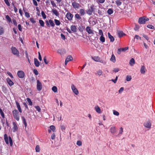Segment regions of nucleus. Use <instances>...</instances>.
Instances as JSON below:
<instances>
[{
    "mask_svg": "<svg viewBox=\"0 0 155 155\" xmlns=\"http://www.w3.org/2000/svg\"><path fill=\"white\" fill-rule=\"evenodd\" d=\"M123 128L122 127L120 128V130L119 131V133L118 134V136H120L121 135L123 132Z\"/></svg>",
    "mask_w": 155,
    "mask_h": 155,
    "instance_id": "nucleus-41",
    "label": "nucleus"
},
{
    "mask_svg": "<svg viewBox=\"0 0 155 155\" xmlns=\"http://www.w3.org/2000/svg\"><path fill=\"white\" fill-rule=\"evenodd\" d=\"M51 3L53 7H56V4L54 2V1H51Z\"/></svg>",
    "mask_w": 155,
    "mask_h": 155,
    "instance_id": "nucleus-63",
    "label": "nucleus"
},
{
    "mask_svg": "<svg viewBox=\"0 0 155 155\" xmlns=\"http://www.w3.org/2000/svg\"><path fill=\"white\" fill-rule=\"evenodd\" d=\"M110 133L112 134H115L116 131L117 130L116 127L115 126H112L110 128Z\"/></svg>",
    "mask_w": 155,
    "mask_h": 155,
    "instance_id": "nucleus-14",
    "label": "nucleus"
},
{
    "mask_svg": "<svg viewBox=\"0 0 155 155\" xmlns=\"http://www.w3.org/2000/svg\"><path fill=\"white\" fill-rule=\"evenodd\" d=\"M33 72L35 75H38V71L36 69H35L34 70Z\"/></svg>",
    "mask_w": 155,
    "mask_h": 155,
    "instance_id": "nucleus-58",
    "label": "nucleus"
},
{
    "mask_svg": "<svg viewBox=\"0 0 155 155\" xmlns=\"http://www.w3.org/2000/svg\"><path fill=\"white\" fill-rule=\"evenodd\" d=\"M50 129L53 132H54L55 130V127L54 125H51L50 127Z\"/></svg>",
    "mask_w": 155,
    "mask_h": 155,
    "instance_id": "nucleus-39",
    "label": "nucleus"
},
{
    "mask_svg": "<svg viewBox=\"0 0 155 155\" xmlns=\"http://www.w3.org/2000/svg\"><path fill=\"white\" fill-rule=\"evenodd\" d=\"M110 60L112 62L114 63L116 61L115 57L114 54H112L111 55V58H110Z\"/></svg>",
    "mask_w": 155,
    "mask_h": 155,
    "instance_id": "nucleus-27",
    "label": "nucleus"
},
{
    "mask_svg": "<svg viewBox=\"0 0 155 155\" xmlns=\"http://www.w3.org/2000/svg\"><path fill=\"white\" fill-rule=\"evenodd\" d=\"M18 76L20 78H23L25 77V73L22 71H18L17 72Z\"/></svg>",
    "mask_w": 155,
    "mask_h": 155,
    "instance_id": "nucleus-7",
    "label": "nucleus"
},
{
    "mask_svg": "<svg viewBox=\"0 0 155 155\" xmlns=\"http://www.w3.org/2000/svg\"><path fill=\"white\" fill-rule=\"evenodd\" d=\"M147 27L148 28L152 29H154V27L152 25H148L147 26Z\"/></svg>",
    "mask_w": 155,
    "mask_h": 155,
    "instance_id": "nucleus-53",
    "label": "nucleus"
},
{
    "mask_svg": "<svg viewBox=\"0 0 155 155\" xmlns=\"http://www.w3.org/2000/svg\"><path fill=\"white\" fill-rule=\"evenodd\" d=\"M73 17V15L70 12H68L66 15V17L69 21L72 20Z\"/></svg>",
    "mask_w": 155,
    "mask_h": 155,
    "instance_id": "nucleus-10",
    "label": "nucleus"
},
{
    "mask_svg": "<svg viewBox=\"0 0 155 155\" xmlns=\"http://www.w3.org/2000/svg\"><path fill=\"white\" fill-rule=\"evenodd\" d=\"M26 100L28 102L30 106H31L32 105V103L31 99L29 98H27Z\"/></svg>",
    "mask_w": 155,
    "mask_h": 155,
    "instance_id": "nucleus-37",
    "label": "nucleus"
},
{
    "mask_svg": "<svg viewBox=\"0 0 155 155\" xmlns=\"http://www.w3.org/2000/svg\"><path fill=\"white\" fill-rule=\"evenodd\" d=\"M140 27L139 25H135V27L134 28V29L135 31H137L139 29Z\"/></svg>",
    "mask_w": 155,
    "mask_h": 155,
    "instance_id": "nucleus-55",
    "label": "nucleus"
},
{
    "mask_svg": "<svg viewBox=\"0 0 155 155\" xmlns=\"http://www.w3.org/2000/svg\"><path fill=\"white\" fill-rule=\"evenodd\" d=\"M37 89L39 91H41L42 87L41 83L38 80L37 81Z\"/></svg>",
    "mask_w": 155,
    "mask_h": 155,
    "instance_id": "nucleus-6",
    "label": "nucleus"
},
{
    "mask_svg": "<svg viewBox=\"0 0 155 155\" xmlns=\"http://www.w3.org/2000/svg\"><path fill=\"white\" fill-rule=\"evenodd\" d=\"M72 57L70 55L68 56L67 58H66L65 61V65H66L67 63L70 61L72 60Z\"/></svg>",
    "mask_w": 155,
    "mask_h": 155,
    "instance_id": "nucleus-16",
    "label": "nucleus"
},
{
    "mask_svg": "<svg viewBox=\"0 0 155 155\" xmlns=\"http://www.w3.org/2000/svg\"><path fill=\"white\" fill-rule=\"evenodd\" d=\"M114 11L112 9L109 8L107 11V13L109 15H111L113 13Z\"/></svg>",
    "mask_w": 155,
    "mask_h": 155,
    "instance_id": "nucleus-32",
    "label": "nucleus"
},
{
    "mask_svg": "<svg viewBox=\"0 0 155 155\" xmlns=\"http://www.w3.org/2000/svg\"><path fill=\"white\" fill-rule=\"evenodd\" d=\"M131 77L130 76H127L126 77V80L127 81H130L131 79Z\"/></svg>",
    "mask_w": 155,
    "mask_h": 155,
    "instance_id": "nucleus-48",
    "label": "nucleus"
},
{
    "mask_svg": "<svg viewBox=\"0 0 155 155\" xmlns=\"http://www.w3.org/2000/svg\"><path fill=\"white\" fill-rule=\"evenodd\" d=\"M75 17L78 20H80L81 19V18L80 16L78 14H75Z\"/></svg>",
    "mask_w": 155,
    "mask_h": 155,
    "instance_id": "nucleus-44",
    "label": "nucleus"
},
{
    "mask_svg": "<svg viewBox=\"0 0 155 155\" xmlns=\"http://www.w3.org/2000/svg\"><path fill=\"white\" fill-rule=\"evenodd\" d=\"M72 5L74 8H79L80 6V4L79 3L76 2H74L72 3Z\"/></svg>",
    "mask_w": 155,
    "mask_h": 155,
    "instance_id": "nucleus-17",
    "label": "nucleus"
},
{
    "mask_svg": "<svg viewBox=\"0 0 155 155\" xmlns=\"http://www.w3.org/2000/svg\"><path fill=\"white\" fill-rule=\"evenodd\" d=\"M34 64L35 66L37 67H39V62L37 58H35L34 59Z\"/></svg>",
    "mask_w": 155,
    "mask_h": 155,
    "instance_id": "nucleus-23",
    "label": "nucleus"
},
{
    "mask_svg": "<svg viewBox=\"0 0 155 155\" xmlns=\"http://www.w3.org/2000/svg\"><path fill=\"white\" fill-rule=\"evenodd\" d=\"M52 90L54 92H56L57 91V88L56 86H53L52 88Z\"/></svg>",
    "mask_w": 155,
    "mask_h": 155,
    "instance_id": "nucleus-46",
    "label": "nucleus"
},
{
    "mask_svg": "<svg viewBox=\"0 0 155 155\" xmlns=\"http://www.w3.org/2000/svg\"><path fill=\"white\" fill-rule=\"evenodd\" d=\"M7 81L8 84L10 86H12L14 84V83L12 81L11 79L9 78H8L7 79Z\"/></svg>",
    "mask_w": 155,
    "mask_h": 155,
    "instance_id": "nucleus-19",
    "label": "nucleus"
},
{
    "mask_svg": "<svg viewBox=\"0 0 155 155\" xmlns=\"http://www.w3.org/2000/svg\"><path fill=\"white\" fill-rule=\"evenodd\" d=\"M124 88L123 87H121L118 91V92L119 93H121L124 90Z\"/></svg>",
    "mask_w": 155,
    "mask_h": 155,
    "instance_id": "nucleus-61",
    "label": "nucleus"
},
{
    "mask_svg": "<svg viewBox=\"0 0 155 155\" xmlns=\"http://www.w3.org/2000/svg\"><path fill=\"white\" fill-rule=\"evenodd\" d=\"M22 118L23 122V124H24V126H25V127H26L27 126V123L26 122V120H25V118H24V117H22Z\"/></svg>",
    "mask_w": 155,
    "mask_h": 155,
    "instance_id": "nucleus-30",
    "label": "nucleus"
},
{
    "mask_svg": "<svg viewBox=\"0 0 155 155\" xmlns=\"http://www.w3.org/2000/svg\"><path fill=\"white\" fill-rule=\"evenodd\" d=\"M116 3L117 6L120 5L122 4V2L119 0H117L116 1Z\"/></svg>",
    "mask_w": 155,
    "mask_h": 155,
    "instance_id": "nucleus-40",
    "label": "nucleus"
},
{
    "mask_svg": "<svg viewBox=\"0 0 155 155\" xmlns=\"http://www.w3.org/2000/svg\"><path fill=\"white\" fill-rule=\"evenodd\" d=\"M96 9L94 6L92 5L90 7V8L87 9L86 11V13L89 15H91L92 13L95 12Z\"/></svg>",
    "mask_w": 155,
    "mask_h": 155,
    "instance_id": "nucleus-1",
    "label": "nucleus"
},
{
    "mask_svg": "<svg viewBox=\"0 0 155 155\" xmlns=\"http://www.w3.org/2000/svg\"><path fill=\"white\" fill-rule=\"evenodd\" d=\"M117 79H118V77L116 76V78L115 79H112L111 80H110V81H112L115 84L117 82Z\"/></svg>",
    "mask_w": 155,
    "mask_h": 155,
    "instance_id": "nucleus-50",
    "label": "nucleus"
},
{
    "mask_svg": "<svg viewBox=\"0 0 155 155\" xmlns=\"http://www.w3.org/2000/svg\"><path fill=\"white\" fill-rule=\"evenodd\" d=\"M135 61L134 58H132L130 60L129 64L130 66H133L135 64Z\"/></svg>",
    "mask_w": 155,
    "mask_h": 155,
    "instance_id": "nucleus-28",
    "label": "nucleus"
},
{
    "mask_svg": "<svg viewBox=\"0 0 155 155\" xmlns=\"http://www.w3.org/2000/svg\"><path fill=\"white\" fill-rule=\"evenodd\" d=\"M12 21H13V23L14 25L15 26H17V23L16 22V20L15 19H13L12 20Z\"/></svg>",
    "mask_w": 155,
    "mask_h": 155,
    "instance_id": "nucleus-60",
    "label": "nucleus"
},
{
    "mask_svg": "<svg viewBox=\"0 0 155 155\" xmlns=\"http://www.w3.org/2000/svg\"><path fill=\"white\" fill-rule=\"evenodd\" d=\"M36 152H39L40 151V147L38 145H37L35 147Z\"/></svg>",
    "mask_w": 155,
    "mask_h": 155,
    "instance_id": "nucleus-42",
    "label": "nucleus"
},
{
    "mask_svg": "<svg viewBox=\"0 0 155 155\" xmlns=\"http://www.w3.org/2000/svg\"><path fill=\"white\" fill-rule=\"evenodd\" d=\"M146 69L145 66L142 65L140 69V72L141 74H144L146 71Z\"/></svg>",
    "mask_w": 155,
    "mask_h": 155,
    "instance_id": "nucleus-13",
    "label": "nucleus"
},
{
    "mask_svg": "<svg viewBox=\"0 0 155 155\" xmlns=\"http://www.w3.org/2000/svg\"><path fill=\"white\" fill-rule=\"evenodd\" d=\"M52 12L56 16H58L59 14L58 11L56 9L52 10Z\"/></svg>",
    "mask_w": 155,
    "mask_h": 155,
    "instance_id": "nucleus-29",
    "label": "nucleus"
},
{
    "mask_svg": "<svg viewBox=\"0 0 155 155\" xmlns=\"http://www.w3.org/2000/svg\"><path fill=\"white\" fill-rule=\"evenodd\" d=\"M97 74L98 75L100 76L102 75V71L101 70H99L97 71Z\"/></svg>",
    "mask_w": 155,
    "mask_h": 155,
    "instance_id": "nucleus-51",
    "label": "nucleus"
},
{
    "mask_svg": "<svg viewBox=\"0 0 155 155\" xmlns=\"http://www.w3.org/2000/svg\"><path fill=\"white\" fill-rule=\"evenodd\" d=\"M79 13L81 15H84L85 14L84 9L82 8L80 9L79 10Z\"/></svg>",
    "mask_w": 155,
    "mask_h": 155,
    "instance_id": "nucleus-22",
    "label": "nucleus"
},
{
    "mask_svg": "<svg viewBox=\"0 0 155 155\" xmlns=\"http://www.w3.org/2000/svg\"><path fill=\"white\" fill-rule=\"evenodd\" d=\"M76 144L78 146H81L82 144V143L81 141L78 140Z\"/></svg>",
    "mask_w": 155,
    "mask_h": 155,
    "instance_id": "nucleus-52",
    "label": "nucleus"
},
{
    "mask_svg": "<svg viewBox=\"0 0 155 155\" xmlns=\"http://www.w3.org/2000/svg\"><path fill=\"white\" fill-rule=\"evenodd\" d=\"M92 58L94 60L97 62H99L100 59V58L98 56H94L92 57Z\"/></svg>",
    "mask_w": 155,
    "mask_h": 155,
    "instance_id": "nucleus-26",
    "label": "nucleus"
},
{
    "mask_svg": "<svg viewBox=\"0 0 155 155\" xmlns=\"http://www.w3.org/2000/svg\"><path fill=\"white\" fill-rule=\"evenodd\" d=\"M141 35H142L144 38H145L148 41L150 42L149 38L147 35H145L144 34H142Z\"/></svg>",
    "mask_w": 155,
    "mask_h": 155,
    "instance_id": "nucleus-31",
    "label": "nucleus"
},
{
    "mask_svg": "<svg viewBox=\"0 0 155 155\" xmlns=\"http://www.w3.org/2000/svg\"><path fill=\"white\" fill-rule=\"evenodd\" d=\"M13 125V132H15L16 131L18 130V127L17 126L16 123L15 122H13L12 123Z\"/></svg>",
    "mask_w": 155,
    "mask_h": 155,
    "instance_id": "nucleus-15",
    "label": "nucleus"
},
{
    "mask_svg": "<svg viewBox=\"0 0 155 155\" xmlns=\"http://www.w3.org/2000/svg\"><path fill=\"white\" fill-rule=\"evenodd\" d=\"M12 113L14 118L17 120L19 121V116L18 111L16 110H15L12 111Z\"/></svg>",
    "mask_w": 155,
    "mask_h": 155,
    "instance_id": "nucleus-3",
    "label": "nucleus"
},
{
    "mask_svg": "<svg viewBox=\"0 0 155 155\" xmlns=\"http://www.w3.org/2000/svg\"><path fill=\"white\" fill-rule=\"evenodd\" d=\"M71 88L73 92L76 95H78V91L77 89L76 88L74 85L72 84L71 86Z\"/></svg>",
    "mask_w": 155,
    "mask_h": 155,
    "instance_id": "nucleus-8",
    "label": "nucleus"
},
{
    "mask_svg": "<svg viewBox=\"0 0 155 155\" xmlns=\"http://www.w3.org/2000/svg\"><path fill=\"white\" fill-rule=\"evenodd\" d=\"M4 32V30L3 28L0 26V35H2Z\"/></svg>",
    "mask_w": 155,
    "mask_h": 155,
    "instance_id": "nucleus-34",
    "label": "nucleus"
},
{
    "mask_svg": "<svg viewBox=\"0 0 155 155\" xmlns=\"http://www.w3.org/2000/svg\"><path fill=\"white\" fill-rule=\"evenodd\" d=\"M4 138L5 141L7 144H8V138L7 134H5L4 135Z\"/></svg>",
    "mask_w": 155,
    "mask_h": 155,
    "instance_id": "nucleus-25",
    "label": "nucleus"
},
{
    "mask_svg": "<svg viewBox=\"0 0 155 155\" xmlns=\"http://www.w3.org/2000/svg\"><path fill=\"white\" fill-rule=\"evenodd\" d=\"M108 38L110 39V41L111 42H113L114 41V37L110 35V33L109 32H108Z\"/></svg>",
    "mask_w": 155,
    "mask_h": 155,
    "instance_id": "nucleus-21",
    "label": "nucleus"
},
{
    "mask_svg": "<svg viewBox=\"0 0 155 155\" xmlns=\"http://www.w3.org/2000/svg\"><path fill=\"white\" fill-rule=\"evenodd\" d=\"M118 35L119 37H121L125 35L122 31H117Z\"/></svg>",
    "mask_w": 155,
    "mask_h": 155,
    "instance_id": "nucleus-20",
    "label": "nucleus"
},
{
    "mask_svg": "<svg viewBox=\"0 0 155 155\" xmlns=\"http://www.w3.org/2000/svg\"><path fill=\"white\" fill-rule=\"evenodd\" d=\"M39 23H40V25L42 27L44 26V21L41 20H39Z\"/></svg>",
    "mask_w": 155,
    "mask_h": 155,
    "instance_id": "nucleus-43",
    "label": "nucleus"
},
{
    "mask_svg": "<svg viewBox=\"0 0 155 155\" xmlns=\"http://www.w3.org/2000/svg\"><path fill=\"white\" fill-rule=\"evenodd\" d=\"M55 135L54 134H53L51 136V139L52 140H54L55 139Z\"/></svg>",
    "mask_w": 155,
    "mask_h": 155,
    "instance_id": "nucleus-64",
    "label": "nucleus"
},
{
    "mask_svg": "<svg viewBox=\"0 0 155 155\" xmlns=\"http://www.w3.org/2000/svg\"><path fill=\"white\" fill-rule=\"evenodd\" d=\"M119 71V69L118 68H114L113 70V71L114 72H118Z\"/></svg>",
    "mask_w": 155,
    "mask_h": 155,
    "instance_id": "nucleus-59",
    "label": "nucleus"
},
{
    "mask_svg": "<svg viewBox=\"0 0 155 155\" xmlns=\"http://www.w3.org/2000/svg\"><path fill=\"white\" fill-rule=\"evenodd\" d=\"M128 49V47H126L124 48H120L118 49L117 53L118 54H120L121 51H124Z\"/></svg>",
    "mask_w": 155,
    "mask_h": 155,
    "instance_id": "nucleus-12",
    "label": "nucleus"
},
{
    "mask_svg": "<svg viewBox=\"0 0 155 155\" xmlns=\"http://www.w3.org/2000/svg\"><path fill=\"white\" fill-rule=\"evenodd\" d=\"M149 20V18L145 16L139 18L138 23L140 24H144L145 23L146 21Z\"/></svg>",
    "mask_w": 155,
    "mask_h": 155,
    "instance_id": "nucleus-2",
    "label": "nucleus"
},
{
    "mask_svg": "<svg viewBox=\"0 0 155 155\" xmlns=\"http://www.w3.org/2000/svg\"><path fill=\"white\" fill-rule=\"evenodd\" d=\"M35 107L37 110L39 112H41V109L39 106H35Z\"/></svg>",
    "mask_w": 155,
    "mask_h": 155,
    "instance_id": "nucleus-54",
    "label": "nucleus"
},
{
    "mask_svg": "<svg viewBox=\"0 0 155 155\" xmlns=\"http://www.w3.org/2000/svg\"><path fill=\"white\" fill-rule=\"evenodd\" d=\"M71 31L73 32H76V31L77 28L75 25H71Z\"/></svg>",
    "mask_w": 155,
    "mask_h": 155,
    "instance_id": "nucleus-24",
    "label": "nucleus"
},
{
    "mask_svg": "<svg viewBox=\"0 0 155 155\" xmlns=\"http://www.w3.org/2000/svg\"><path fill=\"white\" fill-rule=\"evenodd\" d=\"M5 18L9 22H12V20L8 15H6Z\"/></svg>",
    "mask_w": 155,
    "mask_h": 155,
    "instance_id": "nucleus-36",
    "label": "nucleus"
},
{
    "mask_svg": "<svg viewBox=\"0 0 155 155\" xmlns=\"http://www.w3.org/2000/svg\"><path fill=\"white\" fill-rule=\"evenodd\" d=\"M99 34L101 35V36H103V33L102 30H99Z\"/></svg>",
    "mask_w": 155,
    "mask_h": 155,
    "instance_id": "nucleus-57",
    "label": "nucleus"
},
{
    "mask_svg": "<svg viewBox=\"0 0 155 155\" xmlns=\"http://www.w3.org/2000/svg\"><path fill=\"white\" fill-rule=\"evenodd\" d=\"M143 125L146 128L150 129L151 126V121L149 120L147 121L144 123Z\"/></svg>",
    "mask_w": 155,
    "mask_h": 155,
    "instance_id": "nucleus-4",
    "label": "nucleus"
},
{
    "mask_svg": "<svg viewBox=\"0 0 155 155\" xmlns=\"http://www.w3.org/2000/svg\"><path fill=\"white\" fill-rule=\"evenodd\" d=\"M4 1L7 6H9L10 5V4L8 0H4Z\"/></svg>",
    "mask_w": 155,
    "mask_h": 155,
    "instance_id": "nucleus-56",
    "label": "nucleus"
},
{
    "mask_svg": "<svg viewBox=\"0 0 155 155\" xmlns=\"http://www.w3.org/2000/svg\"><path fill=\"white\" fill-rule=\"evenodd\" d=\"M46 25L48 27H49L50 25L52 27H54L55 26L53 21L51 19L49 20L48 21H46Z\"/></svg>",
    "mask_w": 155,
    "mask_h": 155,
    "instance_id": "nucleus-5",
    "label": "nucleus"
},
{
    "mask_svg": "<svg viewBox=\"0 0 155 155\" xmlns=\"http://www.w3.org/2000/svg\"><path fill=\"white\" fill-rule=\"evenodd\" d=\"M113 113L114 115L117 116H118L119 115V113L115 110H113Z\"/></svg>",
    "mask_w": 155,
    "mask_h": 155,
    "instance_id": "nucleus-49",
    "label": "nucleus"
},
{
    "mask_svg": "<svg viewBox=\"0 0 155 155\" xmlns=\"http://www.w3.org/2000/svg\"><path fill=\"white\" fill-rule=\"evenodd\" d=\"M0 114L3 118H5L4 114L1 108H0Z\"/></svg>",
    "mask_w": 155,
    "mask_h": 155,
    "instance_id": "nucleus-33",
    "label": "nucleus"
},
{
    "mask_svg": "<svg viewBox=\"0 0 155 155\" xmlns=\"http://www.w3.org/2000/svg\"><path fill=\"white\" fill-rule=\"evenodd\" d=\"M8 138L10 145L12 146L13 145V142L10 136Z\"/></svg>",
    "mask_w": 155,
    "mask_h": 155,
    "instance_id": "nucleus-45",
    "label": "nucleus"
},
{
    "mask_svg": "<svg viewBox=\"0 0 155 155\" xmlns=\"http://www.w3.org/2000/svg\"><path fill=\"white\" fill-rule=\"evenodd\" d=\"M44 61L45 63V64H47L48 63V62L47 60L46 57V56L44 57Z\"/></svg>",
    "mask_w": 155,
    "mask_h": 155,
    "instance_id": "nucleus-62",
    "label": "nucleus"
},
{
    "mask_svg": "<svg viewBox=\"0 0 155 155\" xmlns=\"http://www.w3.org/2000/svg\"><path fill=\"white\" fill-rule=\"evenodd\" d=\"M86 30L89 34H91L92 35H94V31L91 29V28L90 27L87 26L86 28Z\"/></svg>",
    "mask_w": 155,
    "mask_h": 155,
    "instance_id": "nucleus-9",
    "label": "nucleus"
},
{
    "mask_svg": "<svg viewBox=\"0 0 155 155\" xmlns=\"http://www.w3.org/2000/svg\"><path fill=\"white\" fill-rule=\"evenodd\" d=\"M94 109L97 113L98 114H101V113L102 112L101 111L100 107L97 105H96Z\"/></svg>",
    "mask_w": 155,
    "mask_h": 155,
    "instance_id": "nucleus-18",
    "label": "nucleus"
},
{
    "mask_svg": "<svg viewBox=\"0 0 155 155\" xmlns=\"http://www.w3.org/2000/svg\"><path fill=\"white\" fill-rule=\"evenodd\" d=\"M54 21L55 24L57 25L58 26V25H60L61 23H60V21L59 20H58L57 19H55L54 20Z\"/></svg>",
    "mask_w": 155,
    "mask_h": 155,
    "instance_id": "nucleus-35",
    "label": "nucleus"
},
{
    "mask_svg": "<svg viewBox=\"0 0 155 155\" xmlns=\"http://www.w3.org/2000/svg\"><path fill=\"white\" fill-rule=\"evenodd\" d=\"M41 15H42V17H43V18L44 19H45L46 18V16L45 15V13L44 12V11H41Z\"/></svg>",
    "mask_w": 155,
    "mask_h": 155,
    "instance_id": "nucleus-47",
    "label": "nucleus"
},
{
    "mask_svg": "<svg viewBox=\"0 0 155 155\" xmlns=\"http://www.w3.org/2000/svg\"><path fill=\"white\" fill-rule=\"evenodd\" d=\"M11 50L12 53L15 55H18L19 51L18 50L15 48L12 47L11 48Z\"/></svg>",
    "mask_w": 155,
    "mask_h": 155,
    "instance_id": "nucleus-11",
    "label": "nucleus"
},
{
    "mask_svg": "<svg viewBox=\"0 0 155 155\" xmlns=\"http://www.w3.org/2000/svg\"><path fill=\"white\" fill-rule=\"evenodd\" d=\"M100 41L102 42H104L105 41V39L103 36H101L100 38Z\"/></svg>",
    "mask_w": 155,
    "mask_h": 155,
    "instance_id": "nucleus-38",
    "label": "nucleus"
}]
</instances>
